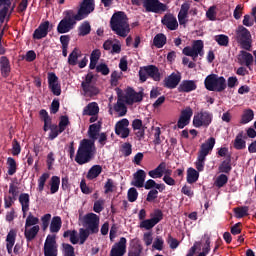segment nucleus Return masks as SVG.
<instances>
[{
  "instance_id": "9d476101",
  "label": "nucleus",
  "mask_w": 256,
  "mask_h": 256,
  "mask_svg": "<svg viewBox=\"0 0 256 256\" xmlns=\"http://www.w3.org/2000/svg\"><path fill=\"white\" fill-rule=\"evenodd\" d=\"M205 45L202 40H194L191 46H187L182 50L183 55L192 57L193 61H197V57H203V49Z\"/></svg>"
},
{
  "instance_id": "5701e85b",
  "label": "nucleus",
  "mask_w": 256,
  "mask_h": 256,
  "mask_svg": "<svg viewBox=\"0 0 256 256\" xmlns=\"http://www.w3.org/2000/svg\"><path fill=\"white\" fill-rule=\"evenodd\" d=\"M47 33H49V21H45L39 25L33 33V39H43L47 37Z\"/></svg>"
},
{
  "instance_id": "bf43d9fd",
  "label": "nucleus",
  "mask_w": 256,
  "mask_h": 256,
  "mask_svg": "<svg viewBox=\"0 0 256 256\" xmlns=\"http://www.w3.org/2000/svg\"><path fill=\"white\" fill-rule=\"evenodd\" d=\"M15 201H17V198L11 196V195H7L4 197V207L5 209H10V207H13V205L15 204Z\"/></svg>"
},
{
  "instance_id": "13d9d810",
  "label": "nucleus",
  "mask_w": 256,
  "mask_h": 256,
  "mask_svg": "<svg viewBox=\"0 0 256 256\" xmlns=\"http://www.w3.org/2000/svg\"><path fill=\"white\" fill-rule=\"evenodd\" d=\"M8 195H10V197H14V199H17V197H19V186L14 183L10 184Z\"/></svg>"
},
{
  "instance_id": "49530a36",
  "label": "nucleus",
  "mask_w": 256,
  "mask_h": 256,
  "mask_svg": "<svg viewBox=\"0 0 256 256\" xmlns=\"http://www.w3.org/2000/svg\"><path fill=\"white\" fill-rule=\"evenodd\" d=\"M90 235H92L91 230L87 228H80L78 234V237L80 239V245H83L87 241V239H89Z\"/></svg>"
},
{
  "instance_id": "423d86ee",
  "label": "nucleus",
  "mask_w": 256,
  "mask_h": 256,
  "mask_svg": "<svg viewBox=\"0 0 256 256\" xmlns=\"http://www.w3.org/2000/svg\"><path fill=\"white\" fill-rule=\"evenodd\" d=\"M235 35L236 41L243 47V49H246V51H251L253 39L249 29L245 28L243 25H239L235 30Z\"/></svg>"
},
{
  "instance_id": "473e14b6",
  "label": "nucleus",
  "mask_w": 256,
  "mask_h": 256,
  "mask_svg": "<svg viewBox=\"0 0 256 256\" xmlns=\"http://www.w3.org/2000/svg\"><path fill=\"white\" fill-rule=\"evenodd\" d=\"M83 56V53L81 52V49L79 48H74L73 51L70 53L68 57V63L69 65L75 66L77 65V61L80 57Z\"/></svg>"
},
{
  "instance_id": "09e8293b",
  "label": "nucleus",
  "mask_w": 256,
  "mask_h": 256,
  "mask_svg": "<svg viewBox=\"0 0 256 256\" xmlns=\"http://www.w3.org/2000/svg\"><path fill=\"white\" fill-rule=\"evenodd\" d=\"M78 31V35H80V37H85V35H89V33H91V24H89V22H83L78 28Z\"/></svg>"
},
{
  "instance_id": "58836bf2",
  "label": "nucleus",
  "mask_w": 256,
  "mask_h": 256,
  "mask_svg": "<svg viewBox=\"0 0 256 256\" xmlns=\"http://www.w3.org/2000/svg\"><path fill=\"white\" fill-rule=\"evenodd\" d=\"M114 110L118 113L119 117L127 115V106H125V103L121 99H118L117 103L114 105Z\"/></svg>"
},
{
  "instance_id": "8fccbe9b",
  "label": "nucleus",
  "mask_w": 256,
  "mask_h": 256,
  "mask_svg": "<svg viewBox=\"0 0 256 256\" xmlns=\"http://www.w3.org/2000/svg\"><path fill=\"white\" fill-rule=\"evenodd\" d=\"M7 165H8V175H15L17 173V162L14 158L9 157L7 159Z\"/></svg>"
},
{
  "instance_id": "37998d69",
  "label": "nucleus",
  "mask_w": 256,
  "mask_h": 256,
  "mask_svg": "<svg viewBox=\"0 0 256 256\" xmlns=\"http://www.w3.org/2000/svg\"><path fill=\"white\" fill-rule=\"evenodd\" d=\"M101 57V51L100 50H94L92 53H91V56H90V69H95V67H97V63L99 61Z\"/></svg>"
},
{
  "instance_id": "e2e57ef3",
  "label": "nucleus",
  "mask_w": 256,
  "mask_h": 256,
  "mask_svg": "<svg viewBox=\"0 0 256 256\" xmlns=\"http://www.w3.org/2000/svg\"><path fill=\"white\" fill-rule=\"evenodd\" d=\"M242 23L244 27H253V25H255V19L253 16L246 14L244 15Z\"/></svg>"
},
{
  "instance_id": "6ab92c4d",
  "label": "nucleus",
  "mask_w": 256,
  "mask_h": 256,
  "mask_svg": "<svg viewBox=\"0 0 256 256\" xmlns=\"http://www.w3.org/2000/svg\"><path fill=\"white\" fill-rule=\"evenodd\" d=\"M13 0H0V7H4L0 10V21L3 23L7 17H11V14L15 11V5L11 7Z\"/></svg>"
},
{
  "instance_id": "e433bc0d",
  "label": "nucleus",
  "mask_w": 256,
  "mask_h": 256,
  "mask_svg": "<svg viewBox=\"0 0 256 256\" xmlns=\"http://www.w3.org/2000/svg\"><path fill=\"white\" fill-rule=\"evenodd\" d=\"M62 225H63V222L61 221V217H59V216L53 217L51 224H50V232L51 233H59V231H61Z\"/></svg>"
},
{
  "instance_id": "f257e3e1",
  "label": "nucleus",
  "mask_w": 256,
  "mask_h": 256,
  "mask_svg": "<svg viewBox=\"0 0 256 256\" xmlns=\"http://www.w3.org/2000/svg\"><path fill=\"white\" fill-rule=\"evenodd\" d=\"M87 16L88 14H85L80 9H78L77 13L73 10L64 11V18L59 22L57 27L58 33H69L77 25V21H83Z\"/></svg>"
},
{
  "instance_id": "4c0bfd02",
  "label": "nucleus",
  "mask_w": 256,
  "mask_h": 256,
  "mask_svg": "<svg viewBox=\"0 0 256 256\" xmlns=\"http://www.w3.org/2000/svg\"><path fill=\"white\" fill-rule=\"evenodd\" d=\"M233 145H234V149H237V150L245 149V147H247V143L245 142V139H243V132H240L239 134H237Z\"/></svg>"
},
{
  "instance_id": "f8f14e48",
  "label": "nucleus",
  "mask_w": 256,
  "mask_h": 256,
  "mask_svg": "<svg viewBox=\"0 0 256 256\" xmlns=\"http://www.w3.org/2000/svg\"><path fill=\"white\" fill-rule=\"evenodd\" d=\"M58 251L57 236L49 234L44 243V256H57Z\"/></svg>"
},
{
  "instance_id": "a211bd4d",
  "label": "nucleus",
  "mask_w": 256,
  "mask_h": 256,
  "mask_svg": "<svg viewBox=\"0 0 256 256\" xmlns=\"http://www.w3.org/2000/svg\"><path fill=\"white\" fill-rule=\"evenodd\" d=\"M191 117H193V109L188 106L181 111L179 120L177 122L178 129H184L187 127V124L191 121Z\"/></svg>"
},
{
  "instance_id": "f3484780",
  "label": "nucleus",
  "mask_w": 256,
  "mask_h": 256,
  "mask_svg": "<svg viewBox=\"0 0 256 256\" xmlns=\"http://www.w3.org/2000/svg\"><path fill=\"white\" fill-rule=\"evenodd\" d=\"M115 133L122 137V139H127L129 137V120L124 118L118 121L115 125Z\"/></svg>"
},
{
  "instance_id": "052dcab7",
  "label": "nucleus",
  "mask_w": 256,
  "mask_h": 256,
  "mask_svg": "<svg viewBox=\"0 0 256 256\" xmlns=\"http://www.w3.org/2000/svg\"><path fill=\"white\" fill-rule=\"evenodd\" d=\"M165 244V241H163V238L161 237H156L154 242H153V249H156V251H163V245Z\"/></svg>"
},
{
  "instance_id": "c9c22d12",
  "label": "nucleus",
  "mask_w": 256,
  "mask_h": 256,
  "mask_svg": "<svg viewBox=\"0 0 256 256\" xmlns=\"http://www.w3.org/2000/svg\"><path fill=\"white\" fill-rule=\"evenodd\" d=\"M167 44V36L163 33L157 34L153 39V45L154 47H157V49H162V47H165Z\"/></svg>"
},
{
  "instance_id": "6e6552de",
  "label": "nucleus",
  "mask_w": 256,
  "mask_h": 256,
  "mask_svg": "<svg viewBox=\"0 0 256 256\" xmlns=\"http://www.w3.org/2000/svg\"><path fill=\"white\" fill-rule=\"evenodd\" d=\"M139 77L142 83H145L147 79H153V81H161V73L159 72V68L155 65H148L140 68Z\"/></svg>"
},
{
  "instance_id": "72a5a7b5",
  "label": "nucleus",
  "mask_w": 256,
  "mask_h": 256,
  "mask_svg": "<svg viewBox=\"0 0 256 256\" xmlns=\"http://www.w3.org/2000/svg\"><path fill=\"white\" fill-rule=\"evenodd\" d=\"M102 172H103V167H101V165H94L88 171L86 177L87 179L92 181V179H97V177H99V175H101Z\"/></svg>"
},
{
  "instance_id": "dca6fc26",
  "label": "nucleus",
  "mask_w": 256,
  "mask_h": 256,
  "mask_svg": "<svg viewBox=\"0 0 256 256\" xmlns=\"http://www.w3.org/2000/svg\"><path fill=\"white\" fill-rule=\"evenodd\" d=\"M124 101L127 105L140 103V101H143V92H135L133 88H127L124 95Z\"/></svg>"
},
{
  "instance_id": "c03bdc74",
  "label": "nucleus",
  "mask_w": 256,
  "mask_h": 256,
  "mask_svg": "<svg viewBox=\"0 0 256 256\" xmlns=\"http://www.w3.org/2000/svg\"><path fill=\"white\" fill-rule=\"evenodd\" d=\"M99 131H101L100 123H95L90 125L88 130L90 139H97V135H99Z\"/></svg>"
},
{
  "instance_id": "338daca9",
  "label": "nucleus",
  "mask_w": 256,
  "mask_h": 256,
  "mask_svg": "<svg viewBox=\"0 0 256 256\" xmlns=\"http://www.w3.org/2000/svg\"><path fill=\"white\" fill-rule=\"evenodd\" d=\"M206 17L209 21H215L217 19V12L215 11V6H212L206 12Z\"/></svg>"
},
{
  "instance_id": "0eeeda50",
  "label": "nucleus",
  "mask_w": 256,
  "mask_h": 256,
  "mask_svg": "<svg viewBox=\"0 0 256 256\" xmlns=\"http://www.w3.org/2000/svg\"><path fill=\"white\" fill-rule=\"evenodd\" d=\"M101 218L95 213H88L81 218V223L91 234L99 233V223Z\"/></svg>"
},
{
  "instance_id": "ea45409f",
  "label": "nucleus",
  "mask_w": 256,
  "mask_h": 256,
  "mask_svg": "<svg viewBox=\"0 0 256 256\" xmlns=\"http://www.w3.org/2000/svg\"><path fill=\"white\" fill-rule=\"evenodd\" d=\"M199 179V172L195 168H189L187 170V183H197Z\"/></svg>"
},
{
  "instance_id": "4be33fe9",
  "label": "nucleus",
  "mask_w": 256,
  "mask_h": 256,
  "mask_svg": "<svg viewBox=\"0 0 256 256\" xmlns=\"http://www.w3.org/2000/svg\"><path fill=\"white\" fill-rule=\"evenodd\" d=\"M162 24H164L170 31H175L177 30V27H179V22H177V18L173 16V14H166L162 18Z\"/></svg>"
},
{
  "instance_id": "4d7b16f0",
  "label": "nucleus",
  "mask_w": 256,
  "mask_h": 256,
  "mask_svg": "<svg viewBox=\"0 0 256 256\" xmlns=\"http://www.w3.org/2000/svg\"><path fill=\"white\" fill-rule=\"evenodd\" d=\"M69 117L67 116H61L59 124H58V129L59 133H63L67 129V126L69 125Z\"/></svg>"
},
{
  "instance_id": "a878e982",
  "label": "nucleus",
  "mask_w": 256,
  "mask_h": 256,
  "mask_svg": "<svg viewBox=\"0 0 256 256\" xmlns=\"http://www.w3.org/2000/svg\"><path fill=\"white\" fill-rule=\"evenodd\" d=\"M165 169H167V164L165 162H161L154 170H150L148 175L152 179H161L165 173Z\"/></svg>"
},
{
  "instance_id": "0e129e2a",
  "label": "nucleus",
  "mask_w": 256,
  "mask_h": 256,
  "mask_svg": "<svg viewBox=\"0 0 256 256\" xmlns=\"http://www.w3.org/2000/svg\"><path fill=\"white\" fill-rule=\"evenodd\" d=\"M65 256H75V248L71 244H63Z\"/></svg>"
},
{
  "instance_id": "20e7f679",
  "label": "nucleus",
  "mask_w": 256,
  "mask_h": 256,
  "mask_svg": "<svg viewBox=\"0 0 256 256\" xmlns=\"http://www.w3.org/2000/svg\"><path fill=\"white\" fill-rule=\"evenodd\" d=\"M213 147H215V138L213 137L209 138L203 144H201L200 150L198 152V158L195 162L197 171L201 172L205 169V159L207 155L213 151Z\"/></svg>"
},
{
  "instance_id": "680f3d73",
  "label": "nucleus",
  "mask_w": 256,
  "mask_h": 256,
  "mask_svg": "<svg viewBox=\"0 0 256 256\" xmlns=\"http://www.w3.org/2000/svg\"><path fill=\"white\" fill-rule=\"evenodd\" d=\"M137 197H139V192H137V189L130 188L128 190V201H130V203H135V201H137Z\"/></svg>"
},
{
  "instance_id": "7c9ffc66",
  "label": "nucleus",
  "mask_w": 256,
  "mask_h": 256,
  "mask_svg": "<svg viewBox=\"0 0 256 256\" xmlns=\"http://www.w3.org/2000/svg\"><path fill=\"white\" fill-rule=\"evenodd\" d=\"M19 203L22 207L23 217L25 218L27 217V212L29 211V203H30L29 194L27 193L20 194Z\"/></svg>"
},
{
  "instance_id": "603ef678",
  "label": "nucleus",
  "mask_w": 256,
  "mask_h": 256,
  "mask_svg": "<svg viewBox=\"0 0 256 256\" xmlns=\"http://www.w3.org/2000/svg\"><path fill=\"white\" fill-rule=\"evenodd\" d=\"M234 213L236 217H238L239 219L243 217H247V215H249V207L247 206L237 207L234 209Z\"/></svg>"
},
{
  "instance_id": "69168bd1",
  "label": "nucleus",
  "mask_w": 256,
  "mask_h": 256,
  "mask_svg": "<svg viewBox=\"0 0 256 256\" xmlns=\"http://www.w3.org/2000/svg\"><path fill=\"white\" fill-rule=\"evenodd\" d=\"M112 55L121 53V42L117 39L114 40L111 48Z\"/></svg>"
},
{
  "instance_id": "393cba45",
  "label": "nucleus",
  "mask_w": 256,
  "mask_h": 256,
  "mask_svg": "<svg viewBox=\"0 0 256 256\" xmlns=\"http://www.w3.org/2000/svg\"><path fill=\"white\" fill-rule=\"evenodd\" d=\"M133 182L132 185H134V187H138L139 189H141V187H144L145 185V179L147 178V173L144 170H138L136 171V173H134L133 175Z\"/></svg>"
},
{
  "instance_id": "f03ea898",
  "label": "nucleus",
  "mask_w": 256,
  "mask_h": 256,
  "mask_svg": "<svg viewBox=\"0 0 256 256\" xmlns=\"http://www.w3.org/2000/svg\"><path fill=\"white\" fill-rule=\"evenodd\" d=\"M93 155H95V142L89 139H83L77 150L75 161L78 165H85L93 159Z\"/></svg>"
},
{
  "instance_id": "a18cd8bd",
  "label": "nucleus",
  "mask_w": 256,
  "mask_h": 256,
  "mask_svg": "<svg viewBox=\"0 0 256 256\" xmlns=\"http://www.w3.org/2000/svg\"><path fill=\"white\" fill-rule=\"evenodd\" d=\"M253 117H255L253 110H245L242 114L240 123L242 125H247V123H250V121H253Z\"/></svg>"
},
{
  "instance_id": "9b49d317",
  "label": "nucleus",
  "mask_w": 256,
  "mask_h": 256,
  "mask_svg": "<svg viewBox=\"0 0 256 256\" xmlns=\"http://www.w3.org/2000/svg\"><path fill=\"white\" fill-rule=\"evenodd\" d=\"M189 14L193 16L197 15V8H191V1H186L181 5L178 13V21L180 25H185L189 22Z\"/></svg>"
},
{
  "instance_id": "864d4df0",
  "label": "nucleus",
  "mask_w": 256,
  "mask_h": 256,
  "mask_svg": "<svg viewBox=\"0 0 256 256\" xmlns=\"http://www.w3.org/2000/svg\"><path fill=\"white\" fill-rule=\"evenodd\" d=\"M227 181H229V178L225 174H221L218 176L214 182V185L221 189V187H225L227 185Z\"/></svg>"
},
{
  "instance_id": "c756f323",
  "label": "nucleus",
  "mask_w": 256,
  "mask_h": 256,
  "mask_svg": "<svg viewBox=\"0 0 256 256\" xmlns=\"http://www.w3.org/2000/svg\"><path fill=\"white\" fill-rule=\"evenodd\" d=\"M39 226H25L24 235L27 241H33L40 231Z\"/></svg>"
},
{
  "instance_id": "bb28decb",
  "label": "nucleus",
  "mask_w": 256,
  "mask_h": 256,
  "mask_svg": "<svg viewBox=\"0 0 256 256\" xmlns=\"http://www.w3.org/2000/svg\"><path fill=\"white\" fill-rule=\"evenodd\" d=\"M197 89V84L193 80H184L178 87L180 93H191Z\"/></svg>"
},
{
  "instance_id": "774afa93",
  "label": "nucleus",
  "mask_w": 256,
  "mask_h": 256,
  "mask_svg": "<svg viewBox=\"0 0 256 256\" xmlns=\"http://www.w3.org/2000/svg\"><path fill=\"white\" fill-rule=\"evenodd\" d=\"M103 205H105V200H98L94 203L93 211L95 213H101L103 211Z\"/></svg>"
},
{
  "instance_id": "a19ab883",
  "label": "nucleus",
  "mask_w": 256,
  "mask_h": 256,
  "mask_svg": "<svg viewBox=\"0 0 256 256\" xmlns=\"http://www.w3.org/2000/svg\"><path fill=\"white\" fill-rule=\"evenodd\" d=\"M64 237H69L72 245H77V243L80 244L79 234L75 230H68L64 232Z\"/></svg>"
},
{
  "instance_id": "b1692460",
  "label": "nucleus",
  "mask_w": 256,
  "mask_h": 256,
  "mask_svg": "<svg viewBox=\"0 0 256 256\" xmlns=\"http://www.w3.org/2000/svg\"><path fill=\"white\" fill-rule=\"evenodd\" d=\"M141 253H143V246L141 245V240H139L138 238L132 239L128 256H141Z\"/></svg>"
},
{
  "instance_id": "2f4dec72",
  "label": "nucleus",
  "mask_w": 256,
  "mask_h": 256,
  "mask_svg": "<svg viewBox=\"0 0 256 256\" xmlns=\"http://www.w3.org/2000/svg\"><path fill=\"white\" fill-rule=\"evenodd\" d=\"M0 69L2 76L7 77L11 73V65L9 64V59L3 56L0 59Z\"/></svg>"
},
{
  "instance_id": "ddd939ff",
  "label": "nucleus",
  "mask_w": 256,
  "mask_h": 256,
  "mask_svg": "<svg viewBox=\"0 0 256 256\" xmlns=\"http://www.w3.org/2000/svg\"><path fill=\"white\" fill-rule=\"evenodd\" d=\"M152 218L142 220L139 224L140 229H145L146 231H151L157 223L163 219V212L161 210H156L152 215Z\"/></svg>"
},
{
  "instance_id": "cd10ccee",
  "label": "nucleus",
  "mask_w": 256,
  "mask_h": 256,
  "mask_svg": "<svg viewBox=\"0 0 256 256\" xmlns=\"http://www.w3.org/2000/svg\"><path fill=\"white\" fill-rule=\"evenodd\" d=\"M16 238H17V230L11 229L6 237V247L9 255L13 253V247L15 245Z\"/></svg>"
},
{
  "instance_id": "de8ad7c7",
  "label": "nucleus",
  "mask_w": 256,
  "mask_h": 256,
  "mask_svg": "<svg viewBox=\"0 0 256 256\" xmlns=\"http://www.w3.org/2000/svg\"><path fill=\"white\" fill-rule=\"evenodd\" d=\"M82 89L84 91L85 97H95V95H99V89H97V87H94L93 84L90 86H85Z\"/></svg>"
},
{
  "instance_id": "39448f33",
  "label": "nucleus",
  "mask_w": 256,
  "mask_h": 256,
  "mask_svg": "<svg viewBox=\"0 0 256 256\" xmlns=\"http://www.w3.org/2000/svg\"><path fill=\"white\" fill-rule=\"evenodd\" d=\"M204 85L207 91H216V93H221L227 89V80L223 76L210 74L205 78Z\"/></svg>"
},
{
  "instance_id": "6e6d98bb",
  "label": "nucleus",
  "mask_w": 256,
  "mask_h": 256,
  "mask_svg": "<svg viewBox=\"0 0 256 256\" xmlns=\"http://www.w3.org/2000/svg\"><path fill=\"white\" fill-rule=\"evenodd\" d=\"M39 225V218L33 216V214H29L26 218L25 227H35Z\"/></svg>"
},
{
  "instance_id": "c85d7f7f",
  "label": "nucleus",
  "mask_w": 256,
  "mask_h": 256,
  "mask_svg": "<svg viewBox=\"0 0 256 256\" xmlns=\"http://www.w3.org/2000/svg\"><path fill=\"white\" fill-rule=\"evenodd\" d=\"M79 10L86 15L93 13L95 11V0H82Z\"/></svg>"
},
{
  "instance_id": "1a4fd4ad",
  "label": "nucleus",
  "mask_w": 256,
  "mask_h": 256,
  "mask_svg": "<svg viewBox=\"0 0 256 256\" xmlns=\"http://www.w3.org/2000/svg\"><path fill=\"white\" fill-rule=\"evenodd\" d=\"M213 123V113L201 110L200 112H197L193 117V125L196 128L204 127L207 128L209 125Z\"/></svg>"
},
{
  "instance_id": "4468645a",
  "label": "nucleus",
  "mask_w": 256,
  "mask_h": 256,
  "mask_svg": "<svg viewBox=\"0 0 256 256\" xmlns=\"http://www.w3.org/2000/svg\"><path fill=\"white\" fill-rule=\"evenodd\" d=\"M143 7L149 13H161L167 11V5L161 3L159 0H145Z\"/></svg>"
},
{
  "instance_id": "3c124183",
  "label": "nucleus",
  "mask_w": 256,
  "mask_h": 256,
  "mask_svg": "<svg viewBox=\"0 0 256 256\" xmlns=\"http://www.w3.org/2000/svg\"><path fill=\"white\" fill-rule=\"evenodd\" d=\"M214 40L221 47H227V45H229V36H227V35H224V34L216 35L214 37Z\"/></svg>"
},
{
  "instance_id": "7ed1b4c3",
  "label": "nucleus",
  "mask_w": 256,
  "mask_h": 256,
  "mask_svg": "<svg viewBox=\"0 0 256 256\" xmlns=\"http://www.w3.org/2000/svg\"><path fill=\"white\" fill-rule=\"evenodd\" d=\"M110 27L119 37H127L131 31L127 16L123 12L115 13L110 21Z\"/></svg>"
},
{
  "instance_id": "aec40b11",
  "label": "nucleus",
  "mask_w": 256,
  "mask_h": 256,
  "mask_svg": "<svg viewBox=\"0 0 256 256\" xmlns=\"http://www.w3.org/2000/svg\"><path fill=\"white\" fill-rule=\"evenodd\" d=\"M125 253H127V239L122 237L118 243L112 246L110 256H123Z\"/></svg>"
},
{
  "instance_id": "412c9836",
  "label": "nucleus",
  "mask_w": 256,
  "mask_h": 256,
  "mask_svg": "<svg viewBox=\"0 0 256 256\" xmlns=\"http://www.w3.org/2000/svg\"><path fill=\"white\" fill-rule=\"evenodd\" d=\"M179 83H181V73H172L170 76L165 78L164 87H167V89H175Z\"/></svg>"
},
{
  "instance_id": "f704fd0d",
  "label": "nucleus",
  "mask_w": 256,
  "mask_h": 256,
  "mask_svg": "<svg viewBox=\"0 0 256 256\" xmlns=\"http://www.w3.org/2000/svg\"><path fill=\"white\" fill-rule=\"evenodd\" d=\"M83 115H99V104L97 102L89 103L84 108Z\"/></svg>"
},
{
  "instance_id": "2eb2a0df",
  "label": "nucleus",
  "mask_w": 256,
  "mask_h": 256,
  "mask_svg": "<svg viewBox=\"0 0 256 256\" xmlns=\"http://www.w3.org/2000/svg\"><path fill=\"white\" fill-rule=\"evenodd\" d=\"M237 61L239 65L247 67V69H251V67H253V63H255V58L253 57V54L245 50H241L237 55Z\"/></svg>"
},
{
  "instance_id": "5fc2aeb1",
  "label": "nucleus",
  "mask_w": 256,
  "mask_h": 256,
  "mask_svg": "<svg viewBox=\"0 0 256 256\" xmlns=\"http://www.w3.org/2000/svg\"><path fill=\"white\" fill-rule=\"evenodd\" d=\"M49 173H43L38 179V191L42 193L43 189H45V183H47V179H49Z\"/></svg>"
},
{
  "instance_id": "79ce46f5",
  "label": "nucleus",
  "mask_w": 256,
  "mask_h": 256,
  "mask_svg": "<svg viewBox=\"0 0 256 256\" xmlns=\"http://www.w3.org/2000/svg\"><path fill=\"white\" fill-rule=\"evenodd\" d=\"M59 185H61V178H59L58 176H52L50 180V193L52 195L59 191Z\"/></svg>"
}]
</instances>
